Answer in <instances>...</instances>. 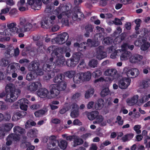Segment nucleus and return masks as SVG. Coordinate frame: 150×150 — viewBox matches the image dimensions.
I'll return each mask as SVG.
<instances>
[{
	"mask_svg": "<svg viewBox=\"0 0 150 150\" xmlns=\"http://www.w3.org/2000/svg\"><path fill=\"white\" fill-rule=\"evenodd\" d=\"M53 59L52 57L48 59V57L46 56L45 58V60L47 61L43 65L42 69L43 71H50L51 69H53L56 66L58 67L63 66L65 62V60L63 57L59 58L56 60L55 63L53 62Z\"/></svg>",
	"mask_w": 150,
	"mask_h": 150,
	"instance_id": "obj_1",
	"label": "nucleus"
},
{
	"mask_svg": "<svg viewBox=\"0 0 150 150\" xmlns=\"http://www.w3.org/2000/svg\"><path fill=\"white\" fill-rule=\"evenodd\" d=\"M56 18V17L54 15L51 16L49 17H42L40 22L41 27L46 29L52 27V30L53 32L57 31L59 29V27L58 25L55 24Z\"/></svg>",
	"mask_w": 150,
	"mask_h": 150,
	"instance_id": "obj_2",
	"label": "nucleus"
},
{
	"mask_svg": "<svg viewBox=\"0 0 150 150\" xmlns=\"http://www.w3.org/2000/svg\"><path fill=\"white\" fill-rule=\"evenodd\" d=\"M5 90L7 94L6 101L7 102H14L18 98V94L21 93L20 90L15 89L14 85L11 83L6 85Z\"/></svg>",
	"mask_w": 150,
	"mask_h": 150,
	"instance_id": "obj_3",
	"label": "nucleus"
},
{
	"mask_svg": "<svg viewBox=\"0 0 150 150\" xmlns=\"http://www.w3.org/2000/svg\"><path fill=\"white\" fill-rule=\"evenodd\" d=\"M67 83L63 82L59 84H52L49 86L50 92L51 96H49L47 98L51 99L57 96L61 91L65 90L66 88Z\"/></svg>",
	"mask_w": 150,
	"mask_h": 150,
	"instance_id": "obj_4",
	"label": "nucleus"
},
{
	"mask_svg": "<svg viewBox=\"0 0 150 150\" xmlns=\"http://www.w3.org/2000/svg\"><path fill=\"white\" fill-rule=\"evenodd\" d=\"M17 26L18 28V30L21 33L29 31L33 27L32 25L27 21L24 18H20V22Z\"/></svg>",
	"mask_w": 150,
	"mask_h": 150,
	"instance_id": "obj_5",
	"label": "nucleus"
},
{
	"mask_svg": "<svg viewBox=\"0 0 150 150\" xmlns=\"http://www.w3.org/2000/svg\"><path fill=\"white\" fill-rule=\"evenodd\" d=\"M69 38V35L64 32L58 35L57 37L52 40V42H55L59 45H62L67 41Z\"/></svg>",
	"mask_w": 150,
	"mask_h": 150,
	"instance_id": "obj_6",
	"label": "nucleus"
},
{
	"mask_svg": "<svg viewBox=\"0 0 150 150\" xmlns=\"http://www.w3.org/2000/svg\"><path fill=\"white\" fill-rule=\"evenodd\" d=\"M84 17V15L81 12L79 8L78 7H75L73 10L72 19L74 21H79Z\"/></svg>",
	"mask_w": 150,
	"mask_h": 150,
	"instance_id": "obj_7",
	"label": "nucleus"
},
{
	"mask_svg": "<svg viewBox=\"0 0 150 150\" xmlns=\"http://www.w3.org/2000/svg\"><path fill=\"white\" fill-rule=\"evenodd\" d=\"M20 138L19 134H17L14 133L10 134L7 137L6 144L7 146H9L11 144L12 141L16 142H19Z\"/></svg>",
	"mask_w": 150,
	"mask_h": 150,
	"instance_id": "obj_8",
	"label": "nucleus"
},
{
	"mask_svg": "<svg viewBox=\"0 0 150 150\" xmlns=\"http://www.w3.org/2000/svg\"><path fill=\"white\" fill-rule=\"evenodd\" d=\"M103 50L104 47L102 46H100L97 48L96 57L97 59L101 60L107 57V53Z\"/></svg>",
	"mask_w": 150,
	"mask_h": 150,
	"instance_id": "obj_9",
	"label": "nucleus"
},
{
	"mask_svg": "<svg viewBox=\"0 0 150 150\" xmlns=\"http://www.w3.org/2000/svg\"><path fill=\"white\" fill-rule=\"evenodd\" d=\"M16 24L15 22L7 24V27L10 35H13L15 34H18L19 33L18 31V28L16 27Z\"/></svg>",
	"mask_w": 150,
	"mask_h": 150,
	"instance_id": "obj_10",
	"label": "nucleus"
},
{
	"mask_svg": "<svg viewBox=\"0 0 150 150\" xmlns=\"http://www.w3.org/2000/svg\"><path fill=\"white\" fill-rule=\"evenodd\" d=\"M40 64L38 62H32L29 66V69L30 70L36 71L38 74L40 75H42L43 74V72L42 71V70L39 69V66Z\"/></svg>",
	"mask_w": 150,
	"mask_h": 150,
	"instance_id": "obj_11",
	"label": "nucleus"
},
{
	"mask_svg": "<svg viewBox=\"0 0 150 150\" xmlns=\"http://www.w3.org/2000/svg\"><path fill=\"white\" fill-rule=\"evenodd\" d=\"M131 79L129 78H123L120 79L118 82L119 87L122 89L126 88L130 85Z\"/></svg>",
	"mask_w": 150,
	"mask_h": 150,
	"instance_id": "obj_12",
	"label": "nucleus"
},
{
	"mask_svg": "<svg viewBox=\"0 0 150 150\" xmlns=\"http://www.w3.org/2000/svg\"><path fill=\"white\" fill-rule=\"evenodd\" d=\"M143 58L142 55L138 54L131 55L129 58V61L132 63L139 64Z\"/></svg>",
	"mask_w": 150,
	"mask_h": 150,
	"instance_id": "obj_13",
	"label": "nucleus"
},
{
	"mask_svg": "<svg viewBox=\"0 0 150 150\" xmlns=\"http://www.w3.org/2000/svg\"><path fill=\"white\" fill-rule=\"evenodd\" d=\"M41 86V84L40 82L39 81L33 82L29 84V86L28 87V89L31 91H35Z\"/></svg>",
	"mask_w": 150,
	"mask_h": 150,
	"instance_id": "obj_14",
	"label": "nucleus"
},
{
	"mask_svg": "<svg viewBox=\"0 0 150 150\" xmlns=\"http://www.w3.org/2000/svg\"><path fill=\"white\" fill-rule=\"evenodd\" d=\"M94 26L91 24H88L84 27L85 32L84 36L86 37H89L91 34L92 33L93 31Z\"/></svg>",
	"mask_w": 150,
	"mask_h": 150,
	"instance_id": "obj_15",
	"label": "nucleus"
},
{
	"mask_svg": "<svg viewBox=\"0 0 150 150\" xmlns=\"http://www.w3.org/2000/svg\"><path fill=\"white\" fill-rule=\"evenodd\" d=\"M26 114V112L24 111L17 112L14 114L12 118L13 121H16L23 117Z\"/></svg>",
	"mask_w": 150,
	"mask_h": 150,
	"instance_id": "obj_16",
	"label": "nucleus"
},
{
	"mask_svg": "<svg viewBox=\"0 0 150 150\" xmlns=\"http://www.w3.org/2000/svg\"><path fill=\"white\" fill-rule=\"evenodd\" d=\"M48 91L46 88H42L39 89L37 91V94L38 96L41 98H47L49 96H48L49 93Z\"/></svg>",
	"mask_w": 150,
	"mask_h": 150,
	"instance_id": "obj_17",
	"label": "nucleus"
},
{
	"mask_svg": "<svg viewBox=\"0 0 150 150\" xmlns=\"http://www.w3.org/2000/svg\"><path fill=\"white\" fill-rule=\"evenodd\" d=\"M16 70L17 69L15 66L13 64L11 65L10 66H8L7 68V72L8 73H11V72L12 73V77L13 78H16L17 76V74L15 73Z\"/></svg>",
	"mask_w": 150,
	"mask_h": 150,
	"instance_id": "obj_18",
	"label": "nucleus"
},
{
	"mask_svg": "<svg viewBox=\"0 0 150 150\" xmlns=\"http://www.w3.org/2000/svg\"><path fill=\"white\" fill-rule=\"evenodd\" d=\"M71 11L68 10L60 13L57 16L59 19H62V20L64 18H68L70 16H71Z\"/></svg>",
	"mask_w": 150,
	"mask_h": 150,
	"instance_id": "obj_19",
	"label": "nucleus"
},
{
	"mask_svg": "<svg viewBox=\"0 0 150 150\" xmlns=\"http://www.w3.org/2000/svg\"><path fill=\"white\" fill-rule=\"evenodd\" d=\"M82 76H83V75H82V72L75 74L73 78L74 82L76 84H79L83 81Z\"/></svg>",
	"mask_w": 150,
	"mask_h": 150,
	"instance_id": "obj_20",
	"label": "nucleus"
},
{
	"mask_svg": "<svg viewBox=\"0 0 150 150\" xmlns=\"http://www.w3.org/2000/svg\"><path fill=\"white\" fill-rule=\"evenodd\" d=\"M15 52V49L13 47H9L5 51L4 55L6 57L10 58L14 55Z\"/></svg>",
	"mask_w": 150,
	"mask_h": 150,
	"instance_id": "obj_21",
	"label": "nucleus"
},
{
	"mask_svg": "<svg viewBox=\"0 0 150 150\" xmlns=\"http://www.w3.org/2000/svg\"><path fill=\"white\" fill-rule=\"evenodd\" d=\"M64 77V76L62 74H58L53 79L54 82L55 83H62L63 82V79Z\"/></svg>",
	"mask_w": 150,
	"mask_h": 150,
	"instance_id": "obj_22",
	"label": "nucleus"
},
{
	"mask_svg": "<svg viewBox=\"0 0 150 150\" xmlns=\"http://www.w3.org/2000/svg\"><path fill=\"white\" fill-rule=\"evenodd\" d=\"M104 103V100L103 99L101 98L98 99L95 104V108L96 110L102 109L103 107Z\"/></svg>",
	"mask_w": 150,
	"mask_h": 150,
	"instance_id": "obj_23",
	"label": "nucleus"
},
{
	"mask_svg": "<svg viewBox=\"0 0 150 150\" xmlns=\"http://www.w3.org/2000/svg\"><path fill=\"white\" fill-rule=\"evenodd\" d=\"M83 139L77 136H75L74 139V144L73 146L75 147L83 144Z\"/></svg>",
	"mask_w": 150,
	"mask_h": 150,
	"instance_id": "obj_24",
	"label": "nucleus"
},
{
	"mask_svg": "<svg viewBox=\"0 0 150 150\" xmlns=\"http://www.w3.org/2000/svg\"><path fill=\"white\" fill-rule=\"evenodd\" d=\"M86 42H83L79 44L77 42L75 43L74 46L75 47H78L77 50L79 51H82L85 50L86 48L85 45Z\"/></svg>",
	"mask_w": 150,
	"mask_h": 150,
	"instance_id": "obj_25",
	"label": "nucleus"
},
{
	"mask_svg": "<svg viewBox=\"0 0 150 150\" xmlns=\"http://www.w3.org/2000/svg\"><path fill=\"white\" fill-rule=\"evenodd\" d=\"M13 130L14 132L17 134H19V133L23 134L25 133V130L24 129L18 126L15 127Z\"/></svg>",
	"mask_w": 150,
	"mask_h": 150,
	"instance_id": "obj_26",
	"label": "nucleus"
},
{
	"mask_svg": "<svg viewBox=\"0 0 150 150\" xmlns=\"http://www.w3.org/2000/svg\"><path fill=\"white\" fill-rule=\"evenodd\" d=\"M82 56L83 55L81 53L77 52L73 54L72 58L74 60V62L77 64Z\"/></svg>",
	"mask_w": 150,
	"mask_h": 150,
	"instance_id": "obj_27",
	"label": "nucleus"
},
{
	"mask_svg": "<svg viewBox=\"0 0 150 150\" xmlns=\"http://www.w3.org/2000/svg\"><path fill=\"white\" fill-rule=\"evenodd\" d=\"M117 70L115 69H108L105 72V74L108 76H111L114 77V76L117 74Z\"/></svg>",
	"mask_w": 150,
	"mask_h": 150,
	"instance_id": "obj_28",
	"label": "nucleus"
},
{
	"mask_svg": "<svg viewBox=\"0 0 150 150\" xmlns=\"http://www.w3.org/2000/svg\"><path fill=\"white\" fill-rule=\"evenodd\" d=\"M98 114V112L97 111H94L90 112L88 113L87 117L88 118L92 120L97 117Z\"/></svg>",
	"mask_w": 150,
	"mask_h": 150,
	"instance_id": "obj_29",
	"label": "nucleus"
},
{
	"mask_svg": "<svg viewBox=\"0 0 150 150\" xmlns=\"http://www.w3.org/2000/svg\"><path fill=\"white\" fill-rule=\"evenodd\" d=\"M138 98L139 96L137 95L134 96L131 99L127 101L128 105L130 106L134 105L137 102Z\"/></svg>",
	"mask_w": 150,
	"mask_h": 150,
	"instance_id": "obj_30",
	"label": "nucleus"
},
{
	"mask_svg": "<svg viewBox=\"0 0 150 150\" xmlns=\"http://www.w3.org/2000/svg\"><path fill=\"white\" fill-rule=\"evenodd\" d=\"M87 41L88 45L91 47L93 46L96 47L99 45L100 44V41L98 40L97 41H95L88 39Z\"/></svg>",
	"mask_w": 150,
	"mask_h": 150,
	"instance_id": "obj_31",
	"label": "nucleus"
},
{
	"mask_svg": "<svg viewBox=\"0 0 150 150\" xmlns=\"http://www.w3.org/2000/svg\"><path fill=\"white\" fill-rule=\"evenodd\" d=\"M131 55V54L129 52L125 51L122 53L120 56V59L121 60H127Z\"/></svg>",
	"mask_w": 150,
	"mask_h": 150,
	"instance_id": "obj_32",
	"label": "nucleus"
},
{
	"mask_svg": "<svg viewBox=\"0 0 150 150\" xmlns=\"http://www.w3.org/2000/svg\"><path fill=\"white\" fill-rule=\"evenodd\" d=\"M82 75H83L82 78L83 80L84 81H89L91 79V73L88 71L86 72H82Z\"/></svg>",
	"mask_w": 150,
	"mask_h": 150,
	"instance_id": "obj_33",
	"label": "nucleus"
},
{
	"mask_svg": "<svg viewBox=\"0 0 150 150\" xmlns=\"http://www.w3.org/2000/svg\"><path fill=\"white\" fill-rule=\"evenodd\" d=\"M94 90L93 88H91L88 89L86 92L85 97L86 98H88L94 93Z\"/></svg>",
	"mask_w": 150,
	"mask_h": 150,
	"instance_id": "obj_34",
	"label": "nucleus"
},
{
	"mask_svg": "<svg viewBox=\"0 0 150 150\" xmlns=\"http://www.w3.org/2000/svg\"><path fill=\"white\" fill-rule=\"evenodd\" d=\"M35 75L32 72L28 73L26 75V79L29 81H31L35 79Z\"/></svg>",
	"mask_w": 150,
	"mask_h": 150,
	"instance_id": "obj_35",
	"label": "nucleus"
},
{
	"mask_svg": "<svg viewBox=\"0 0 150 150\" xmlns=\"http://www.w3.org/2000/svg\"><path fill=\"white\" fill-rule=\"evenodd\" d=\"M8 15L13 17H16L18 16L17 10L16 9L13 8L12 9L8 12Z\"/></svg>",
	"mask_w": 150,
	"mask_h": 150,
	"instance_id": "obj_36",
	"label": "nucleus"
},
{
	"mask_svg": "<svg viewBox=\"0 0 150 150\" xmlns=\"http://www.w3.org/2000/svg\"><path fill=\"white\" fill-rule=\"evenodd\" d=\"M58 145L59 147L62 149H65L67 145V142L66 140H62L61 141L60 143H59Z\"/></svg>",
	"mask_w": 150,
	"mask_h": 150,
	"instance_id": "obj_37",
	"label": "nucleus"
},
{
	"mask_svg": "<svg viewBox=\"0 0 150 150\" xmlns=\"http://www.w3.org/2000/svg\"><path fill=\"white\" fill-rule=\"evenodd\" d=\"M66 64L68 67H74L77 64V63L74 62V60L72 58L67 60Z\"/></svg>",
	"mask_w": 150,
	"mask_h": 150,
	"instance_id": "obj_38",
	"label": "nucleus"
},
{
	"mask_svg": "<svg viewBox=\"0 0 150 150\" xmlns=\"http://www.w3.org/2000/svg\"><path fill=\"white\" fill-rule=\"evenodd\" d=\"M9 63L8 60L4 58H2L0 60V65L2 67H6Z\"/></svg>",
	"mask_w": 150,
	"mask_h": 150,
	"instance_id": "obj_39",
	"label": "nucleus"
},
{
	"mask_svg": "<svg viewBox=\"0 0 150 150\" xmlns=\"http://www.w3.org/2000/svg\"><path fill=\"white\" fill-rule=\"evenodd\" d=\"M113 39L111 37H107L104 38L103 42L104 43L107 45H110L113 42Z\"/></svg>",
	"mask_w": 150,
	"mask_h": 150,
	"instance_id": "obj_40",
	"label": "nucleus"
},
{
	"mask_svg": "<svg viewBox=\"0 0 150 150\" xmlns=\"http://www.w3.org/2000/svg\"><path fill=\"white\" fill-rule=\"evenodd\" d=\"M150 84V81L149 79H147L142 81V86L144 88L148 87Z\"/></svg>",
	"mask_w": 150,
	"mask_h": 150,
	"instance_id": "obj_41",
	"label": "nucleus"
},
{
	"mask_svg": "<svg viewBox=\"0 0 150 150\" xmlns=\"http://www.w3.org/2000/svg\"><path fill=\"white\" fill-rule=\"evenodd\" d=\"M54 9V6L53 5H47L44 11L45 13H49L52 11Z\"/></svg>",
	"mask_w": 150,
	"mask_h": 150,
	"instance_id": "obj_42",
	"label": "nucleus"
},
{
	"mask_svg": "<svg viewBox=\"0 0 150 150\" xmlns=\"http://www.w3.org/2000/svg\"><path fill=\"white\" fill-rule=\"evenodd\" d=\"M150 46V43L149 42L143 43L140 47V49L142 51H146L148 50Z\"/></svg>",
	"mask_w": 150,
	"mask_h": 150,
	"instance_id": "obj_43",
	"label": "nucleus"
},
{
	"mask_svg": "<svg viewBox=\"0 0 150 150\" xmlns=\"http://www.w3.org/2000/svg\"><path fill=\"white\" fill-rule=\"evenodd\" d=\"M109 89L108 88H105L102 91L100 94L101 96L102 97H105L108 95L109 93Z\"/></svg>",
	"mask_w": 150,
	"mask_h": 150,
	"instance_id": "obj_44",
	"label": "nucleus"
},
{
	"mask_svg": "<svg viewBox=\"0 0 150 150\" xmlns=\"http://www.w3.org/2000/svg\"><path fill=\"white\" fill-rule=\"evenodd\" d=\"M97 60L95 59H92L89 62V65L91 67L94 68L97 67L98 64Z\"/></svg>",
	"mask_w": 150,
	"mask_h": 150,
	"instance_id": "obj_45",
	"label": "nucleus"
},
{
	"mask_svg": "<svg viewBox=\"0 0 150 150\" xmlns=\"http://www.w3.org/2000/svg\"><path fill=\"white\" fill-rule=\"evenodd\" d=\"M126 36V35L125 33H122L120 36L117 37V38L115 39V40L118 43H120L124 40Z\"/></svg>",
	"mask_w": 150,
	"mask_h": 150,
	"instance_id": "obj_46",
	"label": "nucleus"
},
{
	"mask_svg": "<svg viewBox=\"0 0 150 150\" xmlns=\"http://www.w3.org/2000/svg\"><path fill=\"white\" fill-rule=\"evenodd\" d=\"M13 125L11 123H7L4 125V129L6 131H10L13 127Z\"/></svg>",
	"mask_w": 150,
	"mask_h": 150,
	"instance_id": "obj_47",
	"label": "nucleus"
},
{
	"mask_svg": "<svg viewBox=\"0 0 150 150\" xmlns=\"http://www.w3.org/2000/svg\"><path fill=\"white\" fill-rule=\"evenodd\" d=\"M75 72L74 71H69L66 72L65 73V75L69 78H71L74 76Z\"/></svg>",
	"mask_w": 150,
	"mask_h": 150,
	"instance_id": "obj_48",
	"label": "nucleus"
},
{
	"mask_svg": "<svg viewBox=\"0 0 150 150\" xmlns=\"http://www.w3.org/2000/svg\"><path fill=\"white\" fill-rule=\"evenodd\" d=\"M79 115V109L71 110L70 114L71 116L73 118L77 117Z\"/></svg>",
	"mask_w": 150,
	"mask_h": 150,
	"instance_id": "obj_49",
	"label": "nucleus"
},
{
	"mask_svg": "<svg viewBox=\"0 0 150 150\" xmlns=\"http://www.w3.org/2000/svg\"><path fill=\"white\" fill-rule=\"evenodd\" d=\"M103 120V117L101 115H99L97 116L96 120L93 122L94 124L96 123L100 124Z\"/></svg>",
	"mask_w": 150,
	"mask_h": 150,
	"instance_id": "obj_50",
	"label": "nucleus"
},
{
	"mask_svg": "<svg viewBox=\"0 0 150 150\" xmlns=\"http://www.w3.org/2000/svg\"><path fill=\"white\" fill-rule=\"evenodd\" d=\"M35 2V0H27V3L29 5L31 6L32 8L35 10H38L37 7L35 6V4L33 5Z\"/></svg>",
	"mask_w": 150,
	"mask_h": 150,
	"instance_id": "obj_51",
	"label": "nucleus"
},
{
	"mask_svg": "<svg viewBox=\"0 0 150 150\" xmlns=\"http://www.w3.org/2000/svg\"><path fill=\"white\" fill-rule=\"evenodd\" d=\"M29 101L26 98H22L18 101V103L19 104H28Z\"/></svg>",
	"mask_w": 150,
	"mask_h": 150,
	"instance_id": "obj_52",
	"label": "nucleus"
},
{
	"mask_svg": "<svg viewBox=\"0 0 150 150\" xmlns=\"http://www.w3.org/2000/svg\"><path fill=\"white\" fill-rule=\"evenodd\" d=\"M71 16L67 18H64L62 20L63 24L65 25L68 26H69V21L71 18Z\"/></svg>",
	"mask_w": 150,
	"mask_h": 150,
	"instance_id": "obj_53",
	"label": "nucleus"
},
{
	"mask_svg": "<svg viewBox=\"0 0 150 150\" xmlns=\"http://www.w3.org/2000/svg\"><path fill=\"white\" fill-rule=\"evenodd\" d=\"M134 22L136 24L135 28V30L137 31L139 29V27L140 26V23L142 22V21L139 19H137L135 20Z\"/></svg>",
	"mask_w": 150,
	"mask_h": 150,
	"instance_id": "obj_54",
	"label": "nucleus"
},
{
	"mask_svg": "<svg viewBox=\"0 0 150 150\" xmlns=\"http://www.w3.org/2000/svg\"><path fill=\"white\" fill-rule=\"evenodd\" d=\"M95 36L96 38H97V40L99 41L102 40L103 38H104V36L102 33H97Z\"/></svg>",
	"mask_w": 150,
	"mask_h": 150,
	"instance_id": "obj_55",
	"label": "nucleus"
},
{
	"mask_svg": "<svg viewBox=\"0 0 150 150\" xmlns=\"http://www.w3.org/2000/svg\"><path fill=\"white\" fill-rule=\"evenodd\" d=\"M138 71V69L136 68H133L130 70H129L127 72V74H130L132 76H133L135 74V72Z\"/></svg>",
	"mask_w": 150,
	"mask_h": 150,
	"instance_id": "obj_56",
	"label": "nucleus"
},
{
	"mask_svg": "<svg viewBox=\"0 0 150 150\" xmlns=\"http://www.w3.org/2000/svg\"><path fill=\"white\" fill-rule=\"evenodd\" d=\"M113 23L116 25H121L122 24V23L121 21V20L117 18H115L114 21H113Z\"/></svg>",
	"mask_w": 150,
	"mask_h": 150,
	"instance_id": "obj_57",
	"label": "nucleus"
},
{
	"mask_svg": "<svg viewBox=\"0 0 150 150\" xmlns=\"http://www.w3.org/2000/svg\"><path fill=\"white\" fill-rule=\"evenodd\" d=\"M21 146L23 148L28 147L30 145V142H23L21 144Z\"/></svg>",
	"mask_w": 150,
	"mask_h": 150,
	"instance_id": "obj_58",
	"label": "nucleus"
},
{
	"mask_svg": "<svg viewBox=\"0 0 150 150\" xmlns=\"http://www.w3.org/2000/svg\"><path fill=\"white\" fill-rule=\"evenodd\" d=\"M140 128L139 125H136L134 127V129L137 134H140L141 133V131L139 130Z\"/></svg>",
	"mask_w": 150,
	"mask_h": 150,
	"instance_id": "obj_59",
	"label": "nucleus"
},
{
	"mask_svg": "<svg viewBox=\"0 0 150 150\" xmlns=\"http://www.w3.org/2000/svg\"><path fill=\"white\" fill-rule=\"evenodd\" d=\"M11 7L6 6V8L2 9L1 11V13L6 14L8 13Z\"/></svg>",
	"mask_w": 150,
	"mask_h": 150,
	"instance_id": "obj_60",
	"label": "nucleus"
},
{
	"mask_svg": "<svg viewBox=\"0 0 150 150\" xmlns=\"http://www.w3.org/2000/svg\"><path fill=\"white\" fill-rule=\"evenodd\" d=\"M117 30V32L116 31H115L113 34V36H115V35H117V33H118L119 34L122 31V30L120 27L119 26H117L116 28Z\"/></svg>",
	"mask_w": 150,
	"mask_h": 150,
	"instance_id": "obj_61",
	"label": "nucleus"
},
{
	"mask_svg": "<svg viewBox=\"0 0 150 150\" xmlns=\"http://www.w3.org/2000/svg\"><path fill=\"white\" fill-rule=\"evenodd\" d=\"M81 94L80 93H77L73 96L72 98L76 100H77L81 96Z\"/></svg>",
	"mask_w": 150,
	"mask_h": 150,
	"instance_id": "obj_62",
	"label": "nucleus"
},
{
	"mask_svg": "<svg viewBox=\"0 0 150 150\" xmlns=\"http://www.w3.org/2000/svg\"><path fill=\"white\" fill-rule=\"evenodd\" d=\"M10 38L9 37H5L1 38L0 39V41L2 42L6 41H8L10 40Z\"/></svg>",
	"mask_w": 150,
	"mask_h": 150,
	"instance_id": "obj_63",
	"label": "nucleus"
},
{
	"mask_svg": "<svg viewBox=\"0 0 150 150\" xmlns=\"http://www.w3.org/2000/svg\"><path fill=\"white\" fill-rule=\"evenodd\" d=\"M73 124L74 125H82L81 122L78 119H76L74 120L73 122Z\"/></svg>",
	"mask_w": 150,
	"mask_h": 150,
	"instance_id": "obj_64",
	"label": "nucleus"
}]
</instances>
